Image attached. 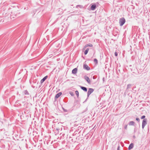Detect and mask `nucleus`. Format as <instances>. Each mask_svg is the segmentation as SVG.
Here are the masks:
<instances>
[{
	"label": "nucleus",
	"instance_id": "11",
	"mask_svg": "<svg viewBox=\"0 0 150 150\" xmlns=\"http://www.w3.org/2000/svg\"><path fill=\"white\" fill-rule=\"evenodd\" d=\"M77 71V68H75L73 69L72 71V73L74 74H75L76 73Z\"/></svg>",
	"mask_w": 150,
	"mask_h": 150
},
{
	"label": "nucleus",
	"instance_id": "25",
	"mask_svg": "<svg viewBox=\"0 0 150 150\" xmlns=\"http://www.w3.org/2000/svg\"><path fill=\"white\" fill-rule=\"evenodd\" d=\"M115 56H117L118 55V54H117V53L116 52H115Z\"/></svg>",
	"mask_w": 150,
	"mask_h": 150
},
{
	"label": "nucleus",
	"instance_id": "2",
	"mask_svg": "<svg viewBox=\"0 0 150 150\" xmlns=\"http://www.w3.org/2000/svg\"><path fill=\"white\" fill-rule=\"evenodd\" d=\"M125 22V20L124 18H120L119 20V23L120 26H122Z\"/></svg>",
	"mask_w": 150,
	"mask_h": 150
},
{
	"label": "nucleus",
	"instance_id": "16",
	"mask_svg": "<svg viewBox=\"0 0 150 150\" xmlns=\"http://www.w3.org/2000/svg\"><path fill=\"white\" fill-rule=\"evenodd\" d=\"M24 93L25 95H29V94L28 91L27 90L24 91Z\"/></svg>",
	"mask_w": 150,
	"mask_h": 150
},
{
	"label": "nucleus",
	"instance_id": "13",
	"mask_svg": "<svg viewBox=\"0 0 150 150\" xmlns=\"http://www.w3.org/2000/svg\"><path fill=\"white\" fill-rule=\"evenodd\" d=\"M129 125L130 126H134L135 125V122L133 121H130L129 123Z\"/></svg>",
	"mask_w": 150,
	"mask_h": 150
},
{
	"label": "nucleus",
	"instance_id": "3",
	"mask_svg": "<svg viewBox=\"0 0 150 150\" xmlns=\"http://www.w3.org/2000/svg\"><path fill=\"white\" fill-rule=\"evenodd\" d=\"M147 119H145L143 120L142 122V128L143 129L145 126L147 124Z\"/></svg>",
	"mask_w": 150,
	"mask_h": 150
},
{
	"label": "nucleus",
	"instance_id": "17",
	"mask_svg": "<svg viewBox=\"0 0 150 150\" xmlns=\"http://www.w3.org/2000/svg\"><path fill=\"white\" fill-rule=\"evenodd\" d=\"M94 62L96 64H97L98 63V61L96 59H95L94 60Z\"/></svg>",
	"mask_w": 150,
	"mask_h": 150
},
{
	"label": "nucleus",
	"instance_id": "6",
	"mask_svg": "<svg viewBox=\"0 0 150 150\" xmlns=\"http://www.w3.org/2000/svg\"><path fill=\"white\" fill-rule=\"evenodd\" d=\"M85 92H86L87 91V88L85 87L82 86H79Z\"/></svg>",
	"mask_w": 150,
	"mask_h": 150
},
{
	"label": "nucleus",
	"instance_id": "23",
	"mask_svg": "<svg viewBox=\"0 0 150 150\" xmlns=\"http://www.w3.org/2000/svg\"><path fill=\"white\" fill-rule=\"evenodd\" d=\"M127 125H125V127H124V128L125 129H127Z\"/></svg>",
	"mask_w": 150,
	"mask_h": 150
},
{
	"label": "nucleus",
	"instance_id": "19",
	"mask_svg": "<svg viewBox=\"0 0 150 150\" xmlns=\"http://www.w3.org/2000/svg\"><path fill=\"white\" fill-rule=\"evenodd\" d=\"M131 84H128L127 85V88H131Z\"/></svg>",
	"mask_w": 150,
	"mask_h": 150
},
{
	"label": "nucleus",
	"instance_id": "4",
	"mask_svg": "<svg viewBox=\"0 0 150 150\" xmlns=\"http://www.w3.org/2000/svg\"><path fill=\"white\" fill-rule=\"evenodd\" d=\"M83 68L88 71L90 70V68L86 64H84L83 65Z\"/></svg>",
	"mask_w": 150,
	"mask_h": 150
},
{
	"label": "nucleus",
	"instance_id": "22",
	"mask_svg": "<svg viewBox=\"0 0 150 150\" xmlns=\"http://www.w3.org/2000/svg\"><path fill=\"white\" fill-rule=\"evenodd\" d=\"M145 115H143L141 117V119H145Z\"/></svg>",
	"mask_w": 150,
	"mask_h": 150
},
{
	"label": "nucleus",
	"instance_id": "9",
	"mask_svg": "<svg viewBox=\"0 0 150 150\" xmlns=\"http://www.w3.org/2000/svg\"><path fill=\"white\" fill-rule=\"evenodd\" d=\"M96 5L95 4H93L91 7V10H95L96 8Z\"/></svg>",
	"mask_w": 150,
	"mask_h": 150
},
{
	"label": "nucleus",
	"instance_id": "15",
	"mask_svg": "<svg viewBox=\"0 0 150 150\" xmlns=\"http://www.w3.org/2000/svg\"><path fill=\"white\" fill-rule=\"evenodd\" d=\"M89 49L88 48H87L86 50H85L84 53L85 55H86L88 53Z\"/></svg>",
	"mask_w": 150,
	"mask_h": 150
},
{
	"label": "nucleus",
	"instance_id": "26",
	"mask_svg": "<svg viewBox=\"0 0 150 150\" xmlns=\"http://www.w3.org/2000/svg\"><path fill=\"white\" fill-rule=\"evenodd\" d=\"M93 79H96V76H93Z\"/></svg>",
	"mask_w": 150,
	"mask_h": 150
},
{
	"label": "nucleus",
	"instance_id": "14",
	"mask_svg": "<svg viewBox=\"0 0 150 150\" xmlns=\"http://www.w3.org/2000/svg\"><path fill=\"white\" fill-rule=\"evenodd\" d=\"M76 8H83V6H82L81 5H76Z\"/></svg>",
	"mask_w": 150,
	"mask_h": 150
},
{
	"label": "nucleus",
	"instance_id": "27",
	"mask_svg": "<svg viewBox=\"0 0 150 150\" xmlns=\"http://www.w3.org/2000/svg\"><path fill=\"white\" fill-rule=\"evenodd\" d=\"M117 150H120V146H119L117 147Z\"/></svg>",
	"mask_w": 150,
	"mask_h": 150
},
{
	"label": "nucleus",
	"instance_id": "12",
	"mask_svg": "<svg viewBox=\"0 0 150 150\" xmlns=\"http://www.w3.org/2000/svg\"><path fill=\"white\" fill-rule=\"evenodd\" d=\"M134 147V144L133 143H131L129 146L128 147V149L130 150L133 148Z\"/></svg>",
	"mask_w": 150,
	"mask_h": 150
},
{
	"label": "nucleus",
	"instance_id": "8",
	"mask_svg": "<svg viewBox=\"0 0 150 150\" xmlns=\"http://www.w3.org/2000/svg\"><path fill=\"white\" fill-rule=\"evenodd\" d=\"M88 47H92L93 45L89 43L88 44L85 46L84 47L83 50H84L85 48Z\"/></svg>",
	"mask_w": 150,
	"mask_h": 150
},
{
	"label": "nucleus",
	"instance_id": "18",
	"mask_svg": "<svg viewBox=\"0 0 150 150\" xmlns=\"http://www.w3.org/2000/svg\"><path fill=\"white\" fill-rule=\"evenodd\" d=\"M75 93L76 95L77 96V97H78L79 96V93L78 91H75Z\"/></svg>",
	"mask_w": 150,
	"mask_h": 150
},
{
	"label": "nucleus",
	"instance_id": "10",
	"mask_svg": "<svg viewBox=\"0 0 150 150\" xmlns=\"http://www.w3.org/2000/svg\"><path fill=\"white\" fill-rule=\"evenodd\" d=\"M47 77L48 76H45V77H44L40 81V83H43L46 80V79H47Z\"/></svg>",
	"mask_w": 150,
	"mask_h": 150
},
{
	"label": "nucleus",
	"instance_id": "7",
	"mask_svg": "<svg viewBox=\"0 0 150 150\" xmlns=\"http://www.w3.org/2000/svg\"><path fill=\"white\" fill-rule=\"evenodd\" d=\"M62 94V93L61 92H59L56 94L55 96V99H57Z\"/></svg>",
	"mask_w": 150,
	"mask_h": 150
},
{
	"label": "nucleus",
	"instance_id": "21",
	"mask_svg": "<svg viewBox=\"0 0 150 150\" xmlns=\"http://www.w3.org/2000/svg\"><path fill=\"white\" fill-rule=\"evenodd\" d=\"M136 120L138 122H139L140 121V119L138 117H137L136 119Z\"/></svg>",
	"mask_w": 150,
	"mask_h": 150
},
{
	"label": "nucleus",
	"instance_id": "5",
	"mask_svg": "<svg viewBox=\"0 0 150 150\" xmlns=\"http://www.w3.org/2000/svg\"><path fill=\"white\" fill-rule=\"evenodd\" d=\"M84 78L85 80L87 81L88 84H90L91 83V81L89 78L87 76H85Z\"/></svg>",
	"mask_w": 150,
	"mask_h": 150
},
{
	"label": "nucleus",
	"instance_id": "1",
	"mask_svg": "<svg viewBox=\"0 0 150 150\" xmlns=\"http://www.w3.org/2000/svg\"><path fill=\"white\" fill-rule=\"evenodd\" d=\"M94 91V89L92 88H89L88 89V91L87 92V98L86 99V100L85 101H86L88 99V98L89 97L90 94L92 93Z\"/></svg>",
	"mask_w": 150,
	"mask_h": 150
},
{
	"label": "nucleus",
	"instance_id": "20",
	"mask_svg": "<svg viewBox=\"0 0 150 150\" xmlns=\"http://www.w3.org/2000/svg\"><path fill=\"white\" fill-rule=\"evenodd\" d=\"M69 93L72 96H73L74 95V93L72 92H70Z\"/></svg>",
	"mask_w": 150,
	"mask_h": 150
},
{
	"label": "nucleus",
	"instance_id": "28",
	"mask_svg": "<svg viewBox=\"0 0 150 150\" xmlns=\"http://www.w3.org/2000/svg\"><path fill=\"white\" fill-rule=\"evenodd\" d=\"M103 81H105V78L104 77L103 78Z\"/></svg>",
	"mask_w": 150,
	"mask_h": 150
},
{
	"label": "nucleus",
	"instance_id": "24",
	"mask_svg": "<svg viewBox=\"0 0 150 150\" xmlns=\"http://www.w3.org/2000/svg\"><path fill=\"white\" fill-rule=\"evenodd\" d=\"M63 108V110H64V112H67V110H66V109H64V108Z\"/></svg>",
	"mask_w": 150,
	"mask_h": 150
}]
</instances>
